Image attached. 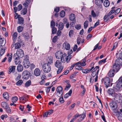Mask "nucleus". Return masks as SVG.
I'll use <instances>...</instances> for the list:
<instances>
[{
    "label": "nucleus",
    "mask_w": 122,
    "mask_h": 122,
    "mask_svg": "<svg viewBox=\"0 0 122 122\" xmlns=\"http://www.w3.org/2000/svg\"><path fill=\"white\" fill-rule=\"evenodd\" d=\"M107 92L109 95H111L117 99L118 98L119 101H122V100L120 99L122 98V97H120V95L119 94L115 93L114 90L113 89H108L107 90Z\"/></svg>",
    "instance_id": "f257e3e1"
},
{
    "label": "nucleus",
    "mask_w": 122,
    "mask_h": 122,
    "mask_svg": "<svg viewBox=\"0 0 122 122\" xmlns=\"http://www.w3.org/2000/svg\"><path fill=\"white\" fill-rule=\"evenodd\" d=\"M72 57V56L71 55H69L67 56L66 54L64 53L61 57V61L62 62L65 63L66 61L67 63H68L69 62L70 59Z\"/></svg>",
    "instance_id": "f03ea898"
},
{
    "label": "nucleus",
    "mask_w": 122,
    "mask_h": 122,
    "mask_svg": "<svg viewBox=\"0 0 122 122\" xmlns=\"http://www.w3.org/2000/svg\"><path fill=\"white\" fill-rule=\"evenodd\" d=\"M102 81L103 82H104V84L105 85V87L107 88L110 86H112V84H111V81L109 78L108 77H106L104 79H102Z\"/></svg>",
    "instance_id": "7ed1b4c3"
},
{
    "label": "nucleus",
    "mask_w": 122,
    "mask_h": 122,
    "mask_svg": "<svg viewBox=\"0 0 122 122\" xmlns=\"http://www.w3.org/2000/svg\"><path fill=\"white\" fill-rule=\"evenodd\" d=\"M42 68L44 71L46 73L49 72L51 69V66L48 63L44 64L42 66Z\"/></svg>",
    "instance_id": "20e7f679"
},
{
    "label": "nucleus",
    "mask_w": 122,
    "mask_h": 122,
    "mask_svg": "<svg viewBox=\"0 0 122 122\" xmlns=\"http://www.w3.org/2000/svg\"><path fill=\"white\" fill-rule=\"evenodd\" d=\"M22 76L24 79H28L30 76L29 72L27 70L24 71L22 73Z\"/></svg>",
    "instance_id": "39448f33"
},
{
    "label": "nucleus",
    "mask_w": 122,
    "mask_h": 122,
    "mask_svg": "<svg viewBox=\"0 0 122 122\" xmlns=\"http://www.w3.org/2000/svg\"><path fill=\"white\" fill-rule=\"evenodd\" d=\"M55 55L56 58L59 59L61 58L63 54L62 51H57L55 53Z\"/></svg>",
    "instance_id": "423d86ee"
},
{
    "label": "nucleus",
    "mask_w": 122,
    "mask_h": 122,
    "mask_svg": "<svg viewBox=\"0 0 122 122\" xmlns=\"http://www.w3.org/2000/svg\"><path fill=\"white\" fill-rule=\"evenodd\" d=\"M109 105L113 110H115L117 107V103L114 101H112L109 104Z\"/></svg>",
    "instance_id": "0eeeda50"
},
{
    "label": "nucleus",
    "mask_w": 122,
    "mask_h": 122,
    "mask_svg": "<svg viewBox=\"0 0 122 122\" xmlns=\"http://www.w3.org/2000/svg\"><path fill=\"white\" fill-rule=\"evenodd\" d=\"M16 52L19 57L20 58H22L24 56V52L21 49L17 50Z\"/></svg>",
    "instance_id": "6e6552de"
},
{
    "label": "nucleus",
    "mask_w": 122,
    "mask_h": 122,
    "mask_svg": "<svg viewBox=\"0 0 122 122\" xmlns=\"http://www.w3.org/2000/svg\"><path fill=\"white\" fill-rule=\"evenodd\" d=\"M62 90V88L61 86H58L57 88L56 91L58 96L59 97L61 96L63 94Z\"/></svg>",
    "instance_id": "1a4fd4ad"
},
{
    "label": "nucleus",
    "mask_w": 122,
    "mask_h": 122,
    "mask_svg": "<svg viewBox=\"0 0 122 122\" xmlns=\"http://www.w3.org/2000/svg\"><path fill=\"white\" fill-rule=\"evenodd\" d=\"M79 116L81 117L79 118L77 120L78 122H80L82 121L86 117V111L83 112L82 114L79 115Z\"/></svg>",
    "instance_id": "9d476101"
},
{
    "label": "nucleus",
    "mask_w": 122,
    "mask_h": 122,
    "mask_svg": "<svg viewBox=\"0 0 122 122\" xmlns=\"http://www.w3.org/2000/svg\"><path fill=\"white\" fill-rule=\"evenodd\" d=\"M119 65L115 63L114 64L112 68V69L115 71L116 73L120 69V66Z\"/></svg>",
    "instance_id": "9b49d317"
},
{
    "label": "nucleus",
    "mask_w": 122,
    "mask_h": 122,
    "mask_svg": "<svg viewBox=\"0 0 122 122\" xmlns=\"http://www.w3.org/2000/svg\"><path fill=\"white\" fill-rule=\"evenodd\" d=\"M70 47L69 44L65 41L63 45V48L64 49H65L66 50H68L70 49Z\"/></svg>",
    "instance_id": "f8f14e48"
},
{
    "label": "nucleus",
    "mask_w": 122,
    "mask_h": 122,
    "mask_svg": "<svg viewBox=\"0 0 122 122\" xmlns=\"http://www.w3.org/2000/svg\"><path fill=\"white\" fill-rule=\"evenodd\" d=\"M117 58V59L115 61V63L121 66L122 65V59L121 57Z\"/></svg>",
    "instance_id": "ddd939ff"
},
{
    "label": "nucleus",
    "mask_w": 122,
    "mask_h": 122,
    "mask_svg": "<svg viewBox=\"0 0 122 122\" xmlns=\"http://www.w3.org/2000/svg\"><path fill=\"white\" fill-rule=\"evenodd\" d=\"M15 66H11L9 68V71L8 72V73L10 74L11 72L14 73V72L15 68Z\"/></svg>",
    "instance_id": "4468645a"
},
{
    "label": "nucleus",
    "mask_w": 122,
    "mask_h": 122,
    "mask_svg": "<svg viewBox=\"0 0 122 122\" xmlns=\"http://www.w3.org/2000/svg\"><path fill=\"white\" fill-rule=\"evenodd\" d=\"M115 72H116L115 71L112 69L110 70L108 73V76L110 77H113L114 75Z\"/></svg>",
    "instance_id": "2eb2a0df"
},
{
    "label": "nucleus",
    "mask_w": 122,
    "mask_h": 122,
    "mask_svg": "<svg viewBox=\"0 0 122 122\" xmlns=\"http://www.w3.org/2000/svg\"><path fill=\"white\" fill-rule=\"evenodd\" d=\"M118 82L117 83L116 86L119 88H122V79L119 78L118 80Z\"/></svg>",
    "instance_id": "dca6fc26"
},
{
    "label": "nucleus",
    "mask_w": 122,
    "mask_h": 122,
    "mask_svg": "<svg viewBox=\"0 0 122 122\" xmlns=\"http://www.w3.org/2000/svg\"><path fill=\"white\" fill-rule=\"evenodd\" d=\"M34 74L36 76H39L41 74V71L38 68H36L34 71Z\"/></svg>",
    "instance_id": "f3484780"
},
{
    "label": "nucleus",
    "mask_w": 122,
    "mask_h": 122,
    "mask_svg": "<svg viewBox=\"0 0 122 122\" xmlns=\"http://www.w3.org/2000/svg\"><path fill=\"white\" fill-rule=\"evenodd\" d=\"M103 1V0H96L95 3L97 5L101 7H102V4Z\"/></svg>",
    "instance_id": "a211bd4d"
},
{
    "label": "nucleus",
    "mask_w": 122,
    "mask_h": 122,
    "mask_svg": "<svg viewBox=\"0 0 122 122\" xmlns=\"http://www.w3.org/2000/svg\"><path fill=\"white\" fill-rule=\"evenodd\" d=\"M94 68V66L92 67L91 69L88 68L87 69H85L82 70V72L85 74H87L89 73L90 71H91L92 69Z\"/></svg>",
    "instance_id": "6ab92c4d"
},
{
    "label": "nucleus",
    "mask_w": 122,
    "mask_h": 122,
    "mask_svg": "<svg viewBox=\"0 0 122 122\" xmlns=\"http://www.w3.org/2000/svg\"><path fill=\"white\" fill-rule=\"evenodd\" d=\"M24 19L22 17H20L18 19L17 23L18 24L22 25L24 24Z\"/></svg>",
    "instance_id": "aec40b11"
},
{
    "label": "nucleus",
    "mask_w": 122,
    "mask_h": 122,
    "mask_svg": "<svg viewBox=\"0 0 122 122\" xmlns=\"http://www.w3.org/2000/svg\"><path fill=\"white\" fill-rule=\"evenodd\" d=\"M4 38H0V46H3L6 43V41L4 40Z\"/></svg>",
    "instance_id": "412c9836"
},
{
    "label": "nucleus",
    "mask_w": 122,
    "mask_h": 122,
    "mask_svg": "<svg viewBox=\"0 0 122 122\" xmlns=\"http://www.w3.org/2000/svg\"><path fill=\"white\" fill-rule=\"evenodd\" d=\"M47 61L48 62L46 63H48L50 65V64L53 63V57L51 56L48 57L47 59Z\"/></svg>",
    "instance_id": "4be33fe9"
},
{
    "label": "nucleus",
    "mask_w": 122,
    "mask_h": 122,
    "mask_svg": "<svg viewBox=\"0 0 122 122\" xmlns=\"http://www.w3.org/2000/svg\"><path fill=\"white\" fill-rule=\"evenodd\" d=\"M12 55L11 53L7 54V57L8 61L9 62H10L11 61L12 58Z\"/></svg>",
    "instance_id": "5701e85b"
},
{
    "label": "nucleus",
    "mask_w": 122,
    "mask_h": 122,
    "mask_svg": "<svg viewBox=\"0 0 122 122\" xmlns=\"http://www.w3.org/2000/svg\"><path fill=\"white\" fill-rule=\"evenodd\" d=\"M72 92V90L71 89L70 90L69 92L65 94L64 97L65 98H67L69 96H71V94Z\"/></svg>",
    "instance_id": "b1692460"
},
{
    "label": "nucleus",
    "mask_w": 122,
    "mask_h": 122,
    "mask_svg": "<svg viewBox=\"0 0 122 122\" xmlns=\"http://www.w3.org/2000/svg\"><path fill=\"white\" fill-rule=\"evenodd\" d=\"M99 66H96L93 69H92L91 71H94V72H96L97 75H98L99 71Z\"/></svg>",
    "instance_id": "393cba45"
},
{
    "label": "nucleus",
    "mask_w": 122,
    "mask_h": 122,
    "mask_svg": "<svg viewBox=\"0 0 122 122\" xmlns=\"http://www.w3.org/2000/svg\"><path fill=\"white\" fill-rule=\"evenodd\" d=\"M17 69L18 71H22L23 69V68L22 65L21 64L18 65L17 66Z\"/></svg>",
    "instance_id": "a878e982"
},
{
    "label": "nucleus",
    "mask_w": 122,
    "mask_h": 122,
    "mask_svg": "<svg viewBox=\"0 0 122 122\" xmlns=\"http://www.w3.org/2000/svg\"><path fill=\"white\" fill-rule=\"evenodd\" d=\"M1 107L4 108L6 109L8 107L7 103L5 102H3L1 103Z\"/></svg>",
    "instance_id": "bb28decb"
},
{
    "label": "nucleus",
    "mask_w": 122,
    "mask_h": 122,
    "mask_svg": "<svg viewBox=\"0 0 122 122\" xmlns=\"http://www.w3.org/2000/svg\"><path fill=\"white\" fill-rule=\"evenodd\" d=\"M69 18L71 20H74L75 19V15L73 14H71L69 16Z\"/></svg>",
    "instance_id": "cd10ccee"
},
{
    "label": "nucleus",
    "mask_w": 122,
    "mask_h": 122,
    "mask_svg": "<svg viewBox=\"0 0 122 122\" xmlns=\"http://www.w3.org/2000/svg\"><path fill=\"white\" fill-rule=\"evenodd\" d=\"M3 97L4 98L8 100L9 99V96L8 93L7 92H5L3 94Z\"/></svg>",
    "instance_id": "c85d7f7f"
},
{
    "label": "nucleus",
    "mask_w": 122,
    "mask_h": 122,
    "mask_svg": "<svg viewBox=\"0 0 122 122\" xmlns=\"http://www.w3.org/2000/svg\"><path fill=\"white\" fill-rule=\"evenodd\" d=\"M61 65V63L60 61L59 60H57L55 63V66L56 67L58 68Z\"/></svg>",
    "instance_id": "c756f323"
},
{
    "label": "nucleus",
    "mask_w": 122,
    "mask_h": 122,
    "mask_svg": "<svg viewBox=\"0 0 122 122\" xmlns=\"http://www.w3.org/2000/svg\"><path fill=\"white\" fill-rule=\"evenodd\" d=\"M63 23L61 22H60L59 24L58 29L59 30H62L64 28Z\"/></svg>",
    "instance_id": "7c9ffc66"
},
{
    "label": "nucleus",
    "mask_w": 122,
    "mask_h": 122,
    "mask_svg": "<svg viewBox=\"0 0 122 122\" xmlns=\"http://www.w3.org/2000/svg\"><path fill=\"white\" fill-rule=\"evenodd\" d=\"M27 12V8H24L21 11V14L22 15H25L26 14Z\"/></svg>",
    "instance_id": "2f4dec72"
},
{
    "label": "nucleus",
    "mask_w": 122,
    "mask_h": 122,
    "mask_svg": "<svg viewBox=\"0 0 122 122\" xmlns=\"http://www.w3.org/2000/svg\"><path fill=\"white\" fill-rule=\"evenodd\" d=\"M23 27L21 26H18L17 28V31L19 33L21 32L23 30Z\"/></svg>",
    "instance_id": "473e14b6"
},
{
    "label": "nucleus",
    "mask_w": 122,
    "mask_h": 122,
    "mask_svg": "<svg viewBox=\"0 0 122 122\" xmlns=\"http://www.w3.org/2000/svg\"><path fill=\"white\" fill-rule=\"evenodd\" d=\"M110 4V2L108 0H107L104 1V5L106 7H107L109 6Z\"/></svg>",
    "instance_id": "72a5a7b5"
},
{
    "label": "nucleus",
    "mask_w": 122,
    "mask_h": 122,
    "mask_svg": "<svg viewBox=\"0 0 122 122\" xmlns=\"http://www.w3.org/2000/svg\"><path fill=\"white\" fill-rule=\"evenodd\" d=\"M116 57H119L122 58V52L119 51L116 54Z\"/></svg>",
    "instance_id": "f704fd0d"
},
{
    "label": "nucleus",
    "mask_w": 122,
    "mask_h": 122,
    "mask_svg": "<svg viewBox=\"0 0 122 122\" xmlns=\"http://www.w3.org/2000/svg\"><path fill=\"white\" fill-rule=\"evenodd\" d=\"M23 62L27 63H30V62L29 60V58L28 56L26 55L25 56V58Z\"/></svg>",
    "instance_id": "c9c22d12"
},
{
    "label": "nucleus",
    "mask_w": 122,
    "mask_h": 122,
    "mask_svg": "<svg viewBox=\"0 0 122 122\" xmlns=\"http://www.w3.org/2000/svg\"><path fill=\"white\" fill-rule=\"evenodd\" d=\"M31 81L29 80L27 81L25 84V86L26 87H28L31 84Z\"/></svg>",
    "instance_id": "e433bc0d"
},
{
    "label": "nucleus",
    "mask_w": 122,
    "mask_h": 122,
    "mask_svg": "<svg viewBox=\"0 0 122 122\" xmlns=\"http://www.w3.org/2000/svg\"><path fill=\"white\" fill-rule=\"evenodd\" d=\"M110 15H108V14H107V15H106L104 16L103 19L104 20L105 22L107 21L109 19V16Z\"/></svg>",
    "instance_id": "4c0bfd02"
},
{
    "label": "nucleus",
    "mask_w": 122,
    "mask_h": 122,
    "mask_svg": "<svg viewBox=\"0 0 122 122\" xmlns=\"http://www.w3.org/2000/svg\"><path fill=\"white\" fill-rule=\"evenodd\" d=\"M23 34L24 36V37L25 40L26 41H28V39L29 38V36L28 33H24Z\"/></svg>",
    "instance_id": "58836bf2"
},
{
    "label": "nucleus",
    "mask_w": 122,
    "mask_h": 122,
    "mask_svg": "<svg viewBox=\"0 0 122 122\" xmlns=\"http://www.w3.org/2000/svg\"><path fill=\"white\" fill-rule=\"evenodd\" d=\"M21 47V45L20 43L17 42L16 43L15 45V49L19 48Z\"/></svg>",
    "instance_id": "ea45409f"
},
{
    "label": "nucleus",
    "mask_w": 122,
    "mask_h": 122,
    "mask_svg": "<svg viewBox=\"0 0 122 122\" xmlns=\"http://www.w3.org/2000/svg\"><path fill=\"white\" fill-rule=\"evenodd\" d=\"M28 97V96L27 95H24L22 97H20L19 99L20 100H25V99H27V97Z\"/></svg>",
    "instance_id": "a19ab883"
},
{
    "label": "nucleus",
    "mask_w": 122,
    "mask_h": 122,
    "mask_svg": "<svg viewBox=\"0 0 122 122\" xmlns=\"http://www.w3.org/2000/svg\"><path fill=\"white\" fill-rule=\"evenodd\" d=\"M14 60L15 62L16 65L19 64L20 63L21 61H20L19 58L17 59H14Z\"/></svg>",
    "instance_id": "79ce46f5"
},
{
    "label": "nucleus",
    "mask_w": 122,
    "mask_h": 122,
    "mask_svg": "<svg viewBox=\"0 0 122 122\" xmlns=\"http://www.w3.org/2000/svg\"><path fill=\"white\" fill-rule=\"evenodd\" d=\"M12 102L13 103L17 101L18 98L16 96L12 97Z\"/></svg>",
    "instance_id": "37998d69"
},
{
    "label": "nucleus",
    "mask_w": 122,
    "mask_h": 122,
    "mask_svg": "<svg viewBox=\"0 0 122 122\" xmlns=\"http://www.w3.org/2000/svg\"><path fill=\"white\" fill-rule=\"evenodd\" d=\"M17 32H15L14 33L13 36V41L15 40L17 37Z\"/></svg>",
    "instance_id": "c03bdc74"
},
{
    "label": "nucleus",
    "mask_w": 122,
    "mask_h": 122,
    "mask_svg": "<svg viewBox=\"0 0 122 122\" xmlns=\"http://www.w3.org/2000/svg\"><path fill=\"white\" fill-rule=\"evenodd\" d=\"M107 58H105L104 59L98 62V64L99 65H101L103 64L104 63L106 62V60Z\"/></svg>",
    "instance_id": "a18cd8bd"
},
{
    "label": "nucleus",
    "mask_w": 122,
    "mask_h": 122,
    "mask_svg": "<svg viewBox=\"0 0 122 122\" xmlns=\"http://www.w3.org/2000/svg\"><path fill=\"white\" fill-rule=\"evenodd\" d=\"M23 65L24 67L26 68H28L30 65V63H27L23 62Z\"/></svg>",
    "instance_id": "49530a36"
},
{
    "label": "nucleus",
    "mask_w": 122,
    "mask_h": 122,
    "mask_svg": "<svg viewBox=\"0 0 122 122\" xmlns=\"http://www.w3.org/2000/svg\"><path fill=\"white\" fill-rule=\"evenodd\" d=\"M58 68H59L58 69L57 71V74H59L61 72L63 69V67L62 66H61Z\"/></svg>",
    "instance_id": "de8ad7c7"
},
{
    "label": "nucleus",
    "mask_w": 122,
    "mask_h": 122,
    "mask_svg": "<svg viewBox=\"0 0 122 122\" xmlns=\"http://www.w3.org/2000/svg\"><path fill=\"white\" fill-rule=\"evenodd\" d=\"M65 12L63 10H62L60 12V15L61 17H64L65 16Z\"/></svg>",
    "instance_id": "09e8293b"
},
{
    "label": "nucleus",
    "mask_w": 122,
    "mask_h": 122,
    "mask_svg": "<svg viewBox=\"0 0 122 122\" xmlns=\"http://www.w3.org/2000/svg\"><path fill=\"white\" fill-rule=\"evenodd\" d=\"M23 81L21 80H19L17 81L16 83V84L18 86L21 85Z\"/></svg>",
    "instance_id": "8fccbe9b"
},
{
    "label": "nucleus",
    "mask_w": 122,
    "mask_h": 122,
    "mask_svg": "<svg viewBox=\"0 0 122 122\" xmlns=\"http://www.w3.org/2000/svg\"><path fill=\"white\" fill-rule=\"evenodd\" d=\"M5 52V49L3 48H2L0 50V56L2 55Z\"/></svg>",
    "instance_id": "3c124183"
},
{
    "label": "nucleus",
    "mask_w": 122,
    "mask_h": 122,
    "mask_svg": "<svg viewBox=\"0 0 122 122\" xmlns=\"http://www.w3.org/2000/svg\"><path fill=\"white\" fill-rule=\"evenodd\" d=\"M88 21L87 20H86L84 22V27L85 29H86L88 25Z\"/></svg>",
    "instance_id": "603ef678"
},
{
    "label": "nucleus",
    "mask_w": 122,
    "mask_h": 122,
    "mask_svg": "<svg viewBox=\"0 0 122 122\" xmlns=\"http://www.w3.org/2000/svg\"><path fill=\"white\" fill-rule=\"evenodd\" d=\"M52 32L53 34H55L57 31V29L55 27L52 28Z\"/></svg>",
    "instance_id": "864d4df0"
},
{
    "label": "nucleus",
    "mask_w": 122,
    "mask_h": 122,
    "mask_svg": "<svg viewBox=\"0 0 122 122\" xmlns=\"http://www.w3.org/2000/svg\"><path fill=\"white\" fill-rule=\"evenodd\" d=\"M55 23L54 21L53 20H51V28L55 27Z\"/></svg>",
    "instance_id": "5fc2aeb1"
},
{
    "label": "nucleus",
    "mask_w": 122,
    "mask_h": 122,
    "mask_svg": "<svg viewBox=\"0 0 122 122\" xmlns=\"http://www.w3.org/2000/svg\"><path fill=\"white\" fill-rule=\"evenodd\" d=\"M83 60V61L82 62L80 61V65L82 66H85L86 65V63H85L86 60L85 59H84Z\"/></svg>",
    "instance_id": "6e6d98bb"
},
{
    "label": "nucleus",
    "mask_w": 122,
    "mask_h": 122,
    "mask_svg": "<svg viewBox=\"0 0 122 122\" xmlns=\"http://www.w3.org/2000/svg\"><path fill=\"white\" fill-rule=\"evenodd\" d=\"M58 38L57 36H55L52 39V41L53 42H55L57 41Z\"/></svg>",
    "instance_id": "4d7b16f0"
},
{
    "label": "nucleus",
    "mask_w": 122,
    "mask_h": 122,
    "mask_svg": "<svg viewBox=\"0 0 122 122\" xmlns=\"http://www.w3.org/2000/svg\"><path fill=\"white\" fill-rule=\"evenodd\" d=\"M52 86V85L51 86L48 87H46V93L47 94L49 93L50 92V89L51 87Z\"/></svg>",
    "instance_id": "13d9d810"
},
{
    "label": "nucleus",
    "mask_w": 122,
    "mask_h": 122,
    "mask_svg": "<svg viewBox=\"0 0 122 122\" xmlns=\"http://www.w3.org/2000/svg\"><path fill=\"white\" fill-rule=\"evenodd\" d=\"M76 69H77L79 70H82V68L80 66H77L75 67Z\"/></svg>",
    "instance_id": "bf43d9fd"
},
{
    "label": "nucleus",
    "mask_w": 122,
    "mask_h": 122,
    "mask_svg": "<svg viewBox=\"0 0 122 122\" xmlns=\"http://www.w3.org/2000/svg\"><path fill=\"white\" fill-rule=\"evenodd\" d=\"M73 33V30H71L69 31V36L71 37L72 36Z\"/></svg>",
    "instance_id": "052dcab7"
},
{
    "label": "nucleus",
    "mask_w": 122,
    "mask_h": 122,
    "mask_svg": "<svg viewBox=\"0 0 122 122\" xmlns=\"http://www.w3.org/2000/svg\"><path fill=\"white\" fill-rule=\"evenodd\" d=\"M20 58L19 57L17 54V52L16 53L14 54L13 56V58L14 59H17L18 58Z\"/></svg>",
    "instance_id": "680f3d73"
},
{
    "label": "nucleus",
    "mask_w": 122,
    "mask_h": 122,
    "mask_svg": "<svg viewBox=\"0 0 122 122\" xmlns=\"http://www.w3.org/2000/svg\"><path fill=\"white\" fill-rule=\"evenodd\" d=\"M75 28L77 30H79L81 27V26L80 25H77L75 26Z\"/></svg>",
    "instance_id": "e2e57ef3"
},
{
    "label": "nucleus",
    "mask_w": 122,
    "mask_h": 122,
    "mask_svg": "<svg viewBox=\"0 0 122 122\" xmlns=\"http://www.w3.org/2000/svg\"><path fill=\"white\" fill-rule=\"evenodd\" d=\"M121 11V9L120 8H118L116 10L115 12V14L116 15L118 14Z\"/></svg>",
    "instance_id": "0e129e2a"
},
{
    "label": "nucleus",
    "mask_w": 122,
    "mask_h": 122,
    "mask_svg": "<svg viewBox=\"0 0 122 122\" xmlns=\"http://www.w3.org/2000/svg\"><path fill=\"white\" fill-rule=\"evenodd\" d=\"M91 15L93 17H95L96 16V15L93 10L92 11Z\"/></svg>",
    "instance_id": "69168bd1"
},
{
    "label": "nucleus",
    "mask_w": 122,
    "mask_h": 122,
    "mask_svg": "<svg viewBox=\"0 0 122 122\" xmlns=\"http://www.w3.org/2000/svg\"><path fill=\"white\" fill-rule=\"evenodd\" d=\"M115 11V10H112L108 14V15H110L113 13Z\"/></svg>",
    "instance_id": "338daca9"
},
{
    "label": "nucleus",
    "mask_w": 122,
    "mask_h": 122,
    "mask_svg": "<svg viewBox=\"0 0 122 122\" xmlns=\"http://www.w3.org/2000/svg\"><path fill=\"white\" fill-rule=\"evenodd\" d=\"M61 30H58L57 31V32L56 33L57 35L58 36H61Z\"/></svg>",
    "instance_id": "774afa93"
}]
</instances>
